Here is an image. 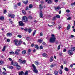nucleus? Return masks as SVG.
Listing matches in <instances>:
<instances>
[{"mask_svg": "<svg viewBox=\"0 0 75 75\" xmlns=\"http://www.w3.org/2000/svg\"><path fill=\"white\" fill-rule=\"evenodd\" d=\"M22 21L25 23H27L28 22V18L25 16H23L22 18Z\"/></svg>", "mask_w": 75, "mask_h": 75, "instance_id": "f03ea898", "label": "nucleus"}, {"mask_svg": "<svg viewBox=\"0 0 75 75\" xmlns=\"http://www.w3.org/2000/svg\"><path fill=\"white\" fill-rule=\"evenodd\" d=\"M42 55L43 57H45V58L47 57V54L46 53H43L42 54Z\"/></svg>", "mask_w": 75, "mask_h": 75, "instance_id": "dca6fc26", "label": "nucleus"}, {"mask_svg": "<svg viewBox=\"0 0 75 75\" xmlns=\"http://www.w3.org/2000/svg\"><path fill=\"white\" fill-rule=\"evenodd\" d=\"M42 44L44 45H46V44L44 42H43Z\"/></svg>", "mask_w": 75, "mask_h": 75, "instance_id": "bf43d9fd", "label": "nucleus"}, {"mask_svg": "<svg viewBox=\"0 0 75 75\" xmlns=\"http://www.w3.org/2000/svg\"><path fill=\"white\" fill-rule=\"evenodd\" d=\"M33 5L30 4L29 6V8H33Z\"/></svg>", "mask_w": 75, "mask_h": 75, "instance_id": "bb28decb", "label": "nucleus"}, {"mask_svg": "<svg viewBox=\"0 0 75 75\" xmlns=\"http://www.w3.org/2000/svg\"><path fill=\"white\" fill-rule=\"evenodd\" d=\"M15 54L16 55H18L19 54V52L17 51V50H16L15 51Z\"/></svg>", "mask_w": 75, "mask_h": 75, "instance_id": "c756f323", "label": "nucleus"}, {"mask_svg": "<svg viewBox=\"0 0 75 75\" xmlns=\"http://www.w3.org/2000/svg\"><path fill=\"white\" fill-rule=\"evenodd\" d=\"M26 62V60H23L22 62V63L23 64H24Z\"/></svg>", "mask_w": 75, "mask_h": 75, "instance_id": "c85d7f7f", "label": "nucleus"}, {"mask_svg": "<svg viewBox=\"0 0 75 75\" xmlns=\"http://www.w3.org/2000/svg\"><path fill=\"white\" fill-rule=\"evenodd\" d=\"M31 47H34V44H32L31 45Z\"/></svg>", "mask_w": 75, "mask_h": 75, "instance_id": "680f3d73", "label": "nucleus"}, {"mask_svg": "<svg viewBox=\"0 0 75 75\" xmlns=\"http://www.w3.org/2000/svg\"><path fill=\"white\" fill-rule=\"evenodd\" d=\"M54 57H53L52 56L50 58V62H52L53 61Z\"/></svg>", "mask_w": 75, "mask_h": 75, "instance_id": "f8f14e48", "label": "nucleus"}, {"mask_svg": "<svg viewBox=\"0 0 75 75\" xmlns=\"http://www.w3.org/2000/svg\"><path fill=\"white\" fill-rule=\"evenodd\" d=\"M56 18H57L55 16L53 18V20H56Z\"/></svg>", "mask_w": 75, "mask_h": 75, "instance_id": "3c124183", "label": "nucleus"}, {"mask_svg": "<svg viewBox=\"0 0 75 75\" xmlns=\"http://www.w3.org/2000/svg\"><path fill=\"white\" fill-rule=\"evenodd\" d=\"M19 75H23L24 74V72L23 71H20L18 72Z\"/></svg>", "mask_w": 75, "mask_h": 75, "instance_id": "4468645a", "label": "nucleus"}, {"mask_svg": "<svg viewBox=\"0 0 75 75\" xmlns=\"http://www.w3.org/2000/svg\"><path fill=\"white\" fill-rule=\"evenodd\" d=\"M59 55L60 56H62V55H63V54H62V52H60L59 53Z\"/></svg>", "mask_w": 75, "mask_h": 75, "instance_id": "8fccbe9b", "label": "nucleus"}, {"mask_svg": "<svg viewBox=\"0 0 75 75\" xmlns=\"http://www.w3.org/2000/svg\"><path fill=\"white\" fill-rule=\"evenodd\" d=\"M64 70L66 71H68L69 69L67 68H65Z\"/></svg>", "mask_w": 75, "mask_h": 75, "instance_id": "4c0bfd02", "label": "nucleus"}, {"mask_svg": "<svg viewBox=\"0 0 75 75\" xmlns=\"http://www.w3.org/2000/svg\"><path fill=\"white\" fill-rule=\"evenodd\" d=\"M56 17L57 18H60V16L59 15H56Z\"/></svg>", "mask_w": 75, "mask_h": 75, "instance_id": "c9c22d12", "label": "nucleus"}, {"mask_svg": "<svg viewBox=\"0 0 75 75\" xmlns=\"http://www.w3.org/2000/svg\"><path fill=\"white\" fill-rule=\"evenodd\" d=\"M4 62L3 61H0V65H2L3 64Z\"/></svg>", "mask_w": 75, "mask_h": 75, "instance_id": "7c9ffc66", "label": "nucleus"}, {"mask_svg": "<svg viewBox=\"0 0 75 75\" xmlns=\"http://www.w3.org/2000/svg\"><path fill=\"white\" fill-rule=\"evenodd\" d=\"M54 74L55 75H58V71L57 70H55L54 71Z\"/></svg>", "mask_w": 75, "mask_h": 75, "instance_id": "9d476101", "label": "nucleus"}, {"mask_svg": "<svg viewBox=\"0 0 75 75\" xmlns=\"http://www.w3.org/2000/svg\"><path fill=\"white\" fill-rule=\"evenodd\" d=\"M11 12H10L8 14V17H11Z\"/></svg>", "mask_w": 75, "mask_h": 75, "instance_id": "72a5a7b5", "label": "nucleus"}, {"mask_svg": "<svg viewBox=\"0 0 75 75\" xmlns=\"http://www.w3.org/2000/svg\"><path fill=\"white\" fill-rule=\"evenodd\" d=\"M67 51V49H64L63 50V52H65Z\"/></svg>", "mask_w": 75, "mask_h": 75, "instance_id": "69168bd1", "label": "nucleus"}, {"mask_svg": "<svg viewBox=\"0 0 75 75\" xmlns=\"http://www.w3.org/2000/svg\"><path fill=\"white\" fill-rule=\"evenodd\" d=\"M28 31L29 33H31V32L32 31V29H31L30 28H29L28 29Z\"/></svg>", "mask_w": 75, "mask_h": 75, "instance_id": "9b49d317", "label": "nucleus"}, {"mask_svg": "<svg viewBox=\"0 0 75 75\" xmlns=\"http://www.w3.org/2000/svg\"><path fill=\"white\" fill-rule=\"evenodd\" d=\"M4 16H1L0 17V20H4Z\"/></svg>", "mask_w": 75, "mask_h": 75, "instance_id": "a211bd4d", "label": "nucleus"}, {"mask_svg": "<svg viewBox=\"0 0 75 75\" xmlns=\"http://www.w3.org/2000/svg\"><path fill=\"white\" fill-rule=\"evenodd\" d=\"M9 53L10 54V55H12V54L14 55V52H10Z\"/></svg>", "mask_w": 75, "mask_h": 75, "instance_id": "b1692460", "label": "nucleus"}, {"mask_svg": "<svg viewBox=\"0 0 75 75\" xmlns=\"http://www.w3.org/2000/svg\"><path fill=\"white\" fill-rule=\"evenodd\" d=\"M17 69H18V70H19V69H20L21 67H20V66L19 65H17Z\"/></svg>", "mask_w": 75, "mask_h": 75, "instance_id": "393cba45", "label": "nucleus"}, {"mask_svg": "<svg viewBox=\"0 0 75 75\" xmlns=\"http://www.w3.org/2000/svg\"><path fill=\"white\" fill-rule=\"evenodd\" d=\"M71 50L73 51H75V47H72L71 48Z\"/></svg>", "mask_w": 75, "mask_h": 75, "instance_id": "a878e982", "label": "nucleus"}, {"mask_svg": "<svg viewBox=\"0 0 75 75\" xmlns=\"http://www.w3.org/2000/svg\"><path fill=\"white\" fill-rule=\"evenodd\" d=\"M33 71L35 74H37V73H38V71H37L36 69H34Z\"/></svg>", "mask_w": 75, "mask_h": 75, "instance_id": "5701e85b", "label": "nucleus"}, {"mask_svg": "<svg viewBox=\"0 0 75 75\" xmlns=\"http://www.w3.org/2000/svg\"><path fill=\"white\" fill-rule=\"evenodd\" d=\"M59 72L60 74H62V70L61 69H59Z\"/></svg>", "mask_w": 75, "mask_h": 75, "instance_id": "6ab92c4d", "label": "nucleus"}, {"mask_svg": "<svg viewBox=\"0 0 75 75\" xmlns=\"http://www.w3.org/2000/svg\"><path fill=\"white\" fill-rule=\"evenodd\" d=\"M70 27H71V25L69 24L68 25L67 28V30H69L70 29Z\"/></svg>", "mask_w": 75, "mask_h": 75, "instance_id": "412c9836", "label": "nucleus"}, {"mask_svg": "<svg viewBox=\"0 0 75 75\" xmlns=\"http://www.w3.org/2000/svg\"><path fill=\"white\" fill-rule=\"evenodd\" d=\"M31 49H29L28 50V52H31Z\"/></svg>", "mask_w": 75, "mask_h": 75, "instance_id": "338daca9", "label": "nucleus"}, {"mask_svg": "<svg viewBox=\"0 0 75 75\" xmlns=\"http://www.w3.org/2000/svg\"><path fill=\"white\" fill-rule=\"evenodd\" d=\"M21 43H22V41L20 40L18 42L15 43V44L16 46H19V45H20Z\"/></svg>", "mask_w": 75, "mask_h": 75, "instance_id": "7ed1b4c3", "label": "nucleus"}, {"mask_svg": "<svg viewBox=\"0 0 75 75\" xmlns=\"http://www.w3.org/2000/svg\"><path fill=\"white\" fill-rule=\"evenodd\" d=\"M38 41L39 42H40V43H41V42H42V40H41V39H39V40H38Z\"/></svg>", "mask_w": 75, "mask_h": 75, "instance_id": "a18cd8bd", "label": "nucleus"}, {"mask_svg": "<svg viewBox=\"0 0 75 75\" xmlns=\"http://www.w3.org/2000/svg\"><path fill=\"white\" fill-rule=\"evenodd\" d=\"M19 25L20 26H21V27H23L24 25L23 22L22 21H20L18 22Z\"/></svg>", "mask_w": 75, "mask_h": 75, "instance_id": "20e7f679", "label": "nucleus"}, {"mask_svg": "<svg viewBox=\"0 0 75 75\" xmlns=\"http://www.w3.org/2000/svg\"><path fill=\"white\" fill-rule=\"evenodd\" d=\"M43 35L42 34V32H41L40 33V36H41V37H42V36Z\"/></svg>", "mask_w": 75, "mask_h": 75, "instance_id": "864d4df0", "label": "nucleus"}, {"mask_svg": "<svg viewBox=\"0 0 75 75\" xmlns=\"http://www.w3.org/2000/svg\"><path fill=\"white\" fill-rule=\"evenodd\" d=\"M22 60L21 59H19L18 60V62L20 63V64H22Z\"/></svg>", "mask_w": 75, "mask_h": 75, "instance_id": "e433bc0d", "label": "nucleus"}, {"mask_svg": "<svg viewBox=\"0 0 75 75\" xmlns=\"http://www.w3.org/2000/svg\"><path fill=\"white\" fill-rule=\"evenodd\" d=\"M40 18H43V15H42V11H40Z\"/></svg>", "mask_w": 75, "mask_h": 75, "instance_id": "0eeeda50", "label": "nucleus"}, {"mask_svg": "<svg viewBox=\"0 0 75 75\" xmlns=\"http://www.w3.org/2000/svg\"><path fill=\"white\" fill-rule=\"evenodd\" d=\"M22 12L23 13V14H25V12L24 11H22Z\"/></svg>", "mask_w": 75, "mask_h": 75, "instance_id": "5fc2aeb1", "label": "nucleus"}, {"mask_svg": "<svg viewBox=\"0 0 75 75\" xmlns=\"http://www.w3.org/2000/svg\"><path fill=\"white\" fill-rule=\"evenodd\" d=\"M25 75H28V71H26L25 73Z\"/></svg>", "mask_w": 75, "mask_h": 75, "instance_id": "c03bdc74", "label": "nucleus"}, {"mask_svg": "<svg viewBox=\"0 0 75 75\" xmlns=\"http://www.w3.org/2000/svg\"><path fill=\"white\" fill-rule=\"evenodd\" d=\"M14 8L15 9H16L17 8V5H14Z\"/></svg>", "mask_w": 75, "mask_h": 75, "instance_id": "ea45409f", "label": "nucleus"}, {"mask_svg": "<svg viewBox=\"0 0 75 75\" xmlns=\"http://www.w3.org/2000/svg\"><path fill=\"white\" fill-rule=\"evenodd\" d=\"M12 35V33H8L6 34V36L7 37H11Z\"/></svg>", "mask_w": 75, "mask_h": 75, "instance_id": "423d86ee", "label": "nucleus"}, {"mask_svg": "<svg viewBox=\"0 0 75 75\" xmlns=\"http://www.w3.org/2000/svg\"><path fill=\"white\" fill-rule=\"evenodd\" d=\"M51 36L52 37L50 39V41L51 43H54V42H55V41L56 38L55 37V35H51Z\"/></svg>", "mask_w": 75, "mask_h": 75, "instance_id": "f257e3e1", "label": "nucleus"}, {"mask_svg": "<svg viewBox=\"0 0 75 75\" xmlns=\"http://www.w3.org/2000/svg\"><path fill=\"white\" fill-rule=\"evenodd\" d=\"M48 4H51L52 3V1L50 0L48 1Z\"/></svg>", "mask_w": 75, "mask_h": 75, "instance_id": "37998d69", "label": "nucleus"}, {"mask_svg": "<svg viewBox=\"0 0 75 75\" xmlns=\"http://www.w3.org/2000/svg\"><path fill=\"white\" fill-rule=\"evenodd\" d=\"M61 48V47L60 46V45H59L58 46V47H57V49L58 50H60V48Z\"/></svg>", "mask_w": 75, "mask_h": 75, "instance_id": "09e8293b", "label": "nucleus"}, {"mask_svg": "<svg viewBox=\"0 0 75 75\" xmlns=\"http://www.w3.org/2000/svg\"><path fill=\"white\" fill-rule=\"evenodd\" d=\"M28 0H26V1H23V3L25 4H27L28 3Z\"/></svg>", "mask_w": 75, "mask_h": 75, "instance_id": "ddd939ff", "label": "nucleus"}, {"mask_svg": "<svg viewBox=\"0 0 75 75\" xmlns=\"http://www.w3.org/2000/svg\"><path fill=\"white\" fill-rule=\"evenodd\" d=\"M61 28V25H58V28H59V29H60V28Z\"/></svg>", "mask_w": 75, "mask_h": 75, "instance_id": "052dcab7", "label": "nucleus"}, {"mask_svg": "<svg viewBox=\"0 0 75 75\" xmlns=\"http://www.w3.org/2000/svg\"><path fill=\"white\" fill-rule=\"evenodd\" d=\"M54 8L55 9V10L56 11H58L59 9V7H54Z\"/></svg>", "mask_w": 75, "mask_h": 75, "instance_id": "f3484780", "label": "nucleus"}, {"mask_svg": "<svg viewBox=\"0 0 75 75\" xmlns=\"http://www.w3.org/2000/svg\"><path fill=\"white\" fill-rule=\"evenodd\" d=\"M32 66L34 69H36V67H35V65H34V64H33L32 65Z\"/></svg>", "mask_w": 75, "mask_h": 75, "instance_id": "cd10ccee", "label": "nucleus"}, {"mask_svg": "<svg viewBox=\"0 0 75 75\" xmlns=\"http://www.w3.org/2000/svg\"><path fill=\"white\" fill-rule=\"evenodd\" d=\"M51 67H54V65L52 64L51 65Z\"/></svg>", "mask_w": 75, "mask_h": 75, "instance_id": "774afa93", "label": "nucleus"}, {"mask_svg": "<svg viewBox=\"0 0 75 75\" xmlns=\"http://www.w3.org/2000/svg\"><path fill=\"white\" fill-rule=\"evenodd\" d=\"M7 67L8 68H9V69H13L14 68L13 67L11 66H8Z\"/></svg>", "mask_w": 75, "mask_h": 75, "instance_id": "2eb2a0df", "label": "nucleus"}, {"mask_svg": "<svg viewBox=\"0 0 75 75\" xmlns=\"http://www.w3.org/2000/svg\"><path fill=\"white\" fill-rule=\"evenodd\" d=\"M24 30L25 31H26V32H27V31H28V29H27V28H25L24 29Z\"/></svg>", "mask_w": 75, "mask_h": 75, "instance_id": "de8ad7c7", "label": "nucleus"}, {"mask_svg": "<svg viewBox=\"0 0 75 75\" xmlns=\"http://www.w3.org/2000/svg\"><path fill=\"white\" fill-rule=\"evenodd\" d=\"M7 42H9L10 41V40L9 39H8L7 40Z\"/></svg>", "mask_w": 75, "mask_h": 75, "instance_id": "6e6d98bb", "label": "nucleus"}, {"mask_svg": "<svg viewBox=\"0 0 75 75\" xmlns=\"http://www.w3.org/2000/svg\"><path fill=\"white\" fill-rule=\"evenodd\" d=\"M35 48H37V49H38V45H36L35 46Z\"/></svg>", "mask_w": 75, "mask_h": 75, "instance_id": "79ce46f5", "label": "nucleus"}, {"mask_svg": "<svg viewBox=\"0 0 75 75\" xmlns=\"http://www.w3.org/2000/svg\"><path fill=\"white\" fill-rule=\"evenodd\" d=\"M28 18L30 20H31V19H33V17H32V16H29L28 17Z\"/></svg>", "mask_w": 75, "mask_h": 75, "instance_id": "f704fd0d", "label": "nucleus"}, {"mask_svg": "<svg viewBox=\"0 0 75 75\" xmlns=\"http://www.w3.org/2000/svg\"><path fill=\"white\" fill-rule=\"evenodd\" d=\"M26 53V50H23L22 51V54H25Z\"/></svg>", "mask_w": 75, "mask_h": 75, "instance_id": "aec40b11", "label": "nucleus"}, {"mask_svg": "<svg viewBox=\"0 0 75 75\" xmlns=\"http://www.w3.org/2000/svg\"><path fill=\"white\" fill-rule=\"evenodd\" d=\"M25 10H28V6L26 7Z\"/></svg>", "mask_w": 75, "mask_h": 75, "instance_id": "13d9d810", "label": "nucleus"}, {"mask_svg": "<svg viewBox=\"0 0 75 75\" xmlns=\"http://www.w3.org/2000/svg\"><path fill=\"white\" fill-rule=\"evenodd\" d=\"M39 7L40 8H43L42 5L41 4H40L39 5Z\"/></svg>", "mask_w": 75, "mask_h": 75, "instance_id": "2f4dec72", "label": "nucleus"}, {"mask_svg": "<svg viewBox=\"0 0 75 75\" xmlns=\"http://www.w3.org/2000/svg\"><path fill=\"white\" fill-rule=\"evenodd\" d=\"M66 12L67 13H69V12H70V11L69 10H66Z\"/></svg>", "mask_w": 75, "mask_h": 75, "instance_id": "4d7b16f0", "label": "nucleus"}, {"mask_svg": "<svg viewBox=\"0 0 75 75\" xmlns=\"http://www.w3.org/2000/svg\"><path fill=\"white\" fill-rule=\"evenodd\" d=\"M18 42V40L17 39H16L14 41V44H15L16 42Z\"/></svg>", "mask_w": 75, "mask_h": 75, "instance_id": "473e14b6", "label": "nucleus"}, {"mask_svg": "<svg viewBox=\"0 0 75 75\" xmlns=\"http://www.w3.org/2000/svg\"><path fill=\"white\" fill-rule=\"evenodd\" d=\"M68 53L69 55H71L73 54L72 51L71 50H69L68 51Z\"/></svg>", "mask_w": 75, "mask_h": 75, "instance_id": "6e6552de", "label": "nucleus"}, {"mask_svg": "<svg viewBox=\"0 0 75 75\" xmlns=\"http://www.w3.org/2000/svg\"><path fill=\"white\" fill-rule=\"evenodd\" d=\"M11 17L12 18H14V15H12Z\"/></svg>", "mask_w": 75, "mask_h": 75, "instance_id": "49530a36", "label": "nucleus"}, {"mask_svg": "<svg viewBox=\"0 0 75 75\" xmlns=\"http://www.w3.org/2000/svg\"><path fill=\"white\" fill-rule=\"evenodd\" d=\"M7 12V10H5L4 11V14H6V13Z\"/></svg>", "mask_w": 75, "mask_h": 75, "instance_id": "603ef678", "label": "nucleus"}, {"mask_svg": "<svg viewBox=\"0 0 75 75\" xmlns=\"http://www.w3.org/2000/svg\"><path fill=\"white\" fill-rule=\"evenodd\" d=\"M11 64H12L14 66H17L18 65V63L17 62L13 63V62H11Z\"/></svg>", "mask_w": 75, "mask_h": 75, "instance_id": "39448f33", "label": "nucleus"}, {"mask_svg": "<svg viewBox=\"0 0 75 75\" xmlns=\"http://www.w3.org/2000/svg\"><path fill=\"white\" fill-rule=\"evenodd\" d=\"M52 24H53V25H55V23H54V22H52Z\"/></svg>", "mask_w": 75, "mask_h": 75, "instance_id": "0e129e2a", "label": "nucleus"}, {"mask_svg": "<svg viewBox=\"0 0 75 75\" xmlns=\"http://www.w3.org/2000/svg\"><path fill=\"white\" fill-rule=\"evenodd\" d=\"M43 48V47L42 46H40V50H42V49Z\"/></svg>", "mask_w": 75, "mask_h": 75, "instance_id": "e2e57ef3", "label": "nucleus"}, {"mask_svg": "<svg viewBox=\"0 0 75 75\" xmlns=\"http://www.w3.org/2000/svg\"><path fill=\"white\" fill-rule=\"evenodd\" d=\"M37 31V30H35L34 32H33V36H34V35H35V33Z\"/></svg>", "mask_w": 75, "mask_h": 75, "instance_id": "4be33fe9", "label": "nucleus"}, {"mask_svg": "<svg viewBox=\"0 0 75 75\" xmlns=\"http://www.w3.org/2000/svg\"><path fill=\"white\" fill-rule=\"evenodd\" d=\"M17 37H19V38H21V37H22V36L20 35H18Z\"/></svg>", "mask_w": 75, "mask_h": 75, "instance_id": "58836bf2", "label": "nucleus"}, {"mask_svg": "<svg viewBox=\"0 0 75 75\" xmlns=\"http://www.w3.org/2000/svg\"><path fill=\"white\" fill-rule=\"evenodd\" d=\"M21 4L20 2H19L17 4V5L18 6H21Z\"/></svg>", "mask_w": 75, "mask_h": 75, "instance_id": "a19ab883", "label": "nucleus"}, {"mask_svg": "<svg viewBox=\"0 0 75 75\" xmlns=\"http://www.w3.org/2000/svg\"><path fill=\"white\" fill-rule=\"evenodd\" d=\"M34 63L36 65H38L40 64V63L38 61H35Z\"/></svg>", "mask_w": 75, "mask_h": 75, "instance_id": "1a4fd4ad", "label": "nucleus"}]
</instances>
